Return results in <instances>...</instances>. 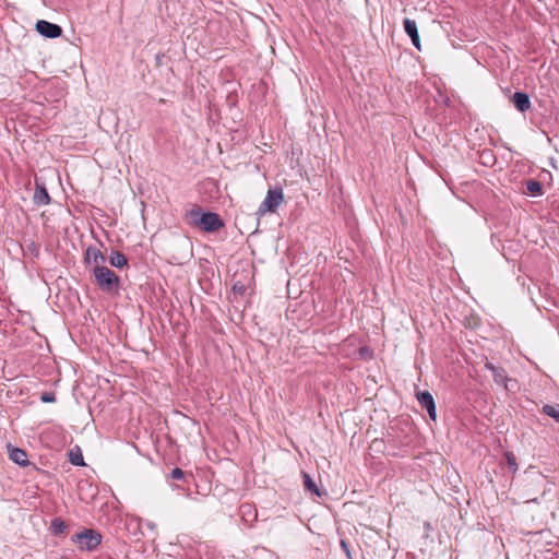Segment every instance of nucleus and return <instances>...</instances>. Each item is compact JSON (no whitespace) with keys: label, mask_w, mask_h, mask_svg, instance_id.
Masks as SVG:
<instances>
[{"label":"nucleus","mask_w":559,"mask_h":559,"mask_svg":"<svg viewBox=\"0 0 559 559\" xmlns=\"http://www.w3.org/2000/svg\"><path fill=\"white\" fill-rule=\"evenodd\" d=\"M40 401L43 403H53L56 402V395L53 392H44L40 395Z\"/></svg>","instance_id":"4be33fe9"},{"label":"nucleus","mask_w":559,"mask_h":559,"mask_svg":"<svg viewBox=\"0 0 559 559\" xmlns=\"http://www.w3.org/2000/svg\"><path fill=\"white\" fill-rule=\"evenodd\" d=\"M84 260L86 263H94V267L103 266L102 263L106 261L105 255L102 253L99 249L96 247L90 246L85 250V257Z\"/></svg>","instance_id":"9b49d317"},{"label":"nucleus","mask_w":559,"mask_h":559,"mask_svg":"<svg viewBox=\"0 0 559 559\" xmlns=\"http://www.w3.org/2000/svg\"><path fill=\"white\" fill-rule=\"evenodd\" d=\"M416 396L420 406L428 412L430 419L435 421L437 419V409L432 395L428 391H420L417 392Z\"/></svg>","instance_id":"423d86ee"},{"label":"nucleus","mask_w":559,"mask_h":559,"mask_svg":"<svg viewBox=\"0 0 559 559\" xmlns=\"http://www.w3.org/2000/svg\"><path fill=\"white\" fill-rule=\"evenodd\" d=\"M95 282L100 290L112 294L120 289L119 276L107 266H97L93 269Z\"/></svg>","instance_id":"f03ea898"},{"label":"nucleus","mask_w":559,"mask_h":559,"mask_svg":"<svg viewBox=\"0 0 559 559\" xmlns=\"http://www.w3.org/2000/svg\"><path fill=\"white\" fill-rule=\"evenodd\" d=\"M340 545H341L342 550L345 552L347 559H353L350 548H349V543L346 542L345 539H341Z\"/></svg>","instance_id":"5701e85b"},{"label":"nucleus","mask_w":559,"mask_h":559,"mask_svg":"<svg viewBox=\"0 0 559 559\" xmlns=\"http://www.w3.org/2000/svg\"><path fill=\"white\" fill-rule=\"evenodd\" d=\"M66 528L67 525L62 519L56 518L51 521L50 530L53 535L58 536L63 534Z\"/></svg>","instance_id":"f3484780"},{"label":"nucleus","mask_w":559,"mask_h":559,"mask_svg":"<svg viewBox=\"0 0 559 559\" xmlns=\"http://www.w3.org/2000/svg\"><path fill=\"white\" fill-rule=\"evenodd\" d=\"M34 204L41 206L48 205L51 202V198L43 182L35 180V191L33 195Z\"/></svg>","instance_id":"6e6552de"},{"label":"nucleus","mask_w":559,"mask_h":559,"mask_svg":"<svg viewBox=\"0 0 559 559\" xmlns=\"http://www.w3.org/2000/svg\"><path fill=\"white\" fill-rule=\"evenodd\" d=\"M109 263L118 269H121L128 264L126 255L120 251H112L109 258Z\"/></svg>","instance_id":"4468645a"},{"label":"nucleus","mask_w":559,"mask_h":559,"mask_svg":"<svg viewBox=\"0 0 559 559\" xmlns=\"http://www.w3.org/2000/svg\"><path fill=\"white\" fill-rule=\"evenodd\" d=\"M69 461L73 465H75V466H83V465H85L83 455H82V453H81L79 448L76 449V451L71 450L69 452Z\"/></svg>","instance_id":"a211bd4d"},{"label":"nucleus","mask_w":559,"mask_h":559,"mask_svg":"<svg viewBox=\"0 0 559 559\" xmlns=\"http://www.w3.org/2000/svg\"><path fill=\"white\" fill-rule=\"evenodd\" d=\"M283 201L284 194L281 188L270 189L264 201L259 206L258 214L274 213Z\"/></svg>","instance_id":"20e7f679"},{"label":"nucleus","mask_w":559,"mask_h":559,"mask_svg":"<svg viewBox=\"0 0 559 559\" xmlns=\"http://www.w3.org/2000/svg\"><path fill=\"white\" fill-rule=\"evenodd\" d=\"M234 289H235V290H238V292H240V293H241V292H243V290H245V287H243V285H237V284H235V285H234Z\"/></svg>","instance_id":"b1692460"},{"label":"nucleus","mask_w":559,"mask_h":559,"mask_svg":"<svg viewBox=\"0 0 559 559\" xmlns=\"http://www.w3.org/2000/svg\"><path fill=\"white\" fill-rule=\"evenodd\" d=\"M403 26H404L405 33L409 36V38L412 40V44L418 50H420L421 49V47H420V38H419V33H418V28H417L416 22L414 20H411V19L406 17L403 21Z\"/></svg>","instance_id":"1a4fd4ad"},{"label":"nucleus","mask_w":559,"mask_h":559,"mask_svg":"<svg viewBox=\"0 0 559 559\" xmlns=\"http://www.w3.org/2000/svg\"><path fill=\"white\" fill-rule=\"evenodd\" d=\"M543 413L552 417L556 421H559V409L551 405H545L543 407Z\"/></svg>","instance_id":"aec40b11"},{"label":"nucleus","mask_w":559,"mask_h":559,"mask_svg":"<svg viewBox=\"0 0 559 559\" xmlns=\"http://www.w3.org/2000/svg\"><path fill=\"white\" fill-rule=\"evenodd\" d=\"M508 468L510 472L515 473L518 471L516 457L512 452H506L504 454Z\"/></svg>","instance_id":"6ab92c4d"},{"label":"nucleus","mask_w":559,"mask_h":559,"mask_svg":"<svg viewBox=\"0 0 559 559\" xmlns=\"http://www.w3.org/2000/svg\"><path fill=\"white\" fill-rule=\"evenodd\" d=\"M35 28L41 36L50 39L58 38L62 35V28L60 25L45 20H38Z\"/></svg>","instance_id":"39448f33"},{"label":"nucleus","mask_w":559,"mask_h":559,"mask_svg":"<svg viewBox=\"0 0 559 559\" xmlns=\"http://www.w3.org/2000/svg\"><path fill=\"white\" fill-rule=\"evenodd\" d=\"M102 539V534L92 528H85L81 533L72 536V540L79 545V548L86 551L96 550L100 545Z\"/></svg>","instance_id":"7ed1b4c3"},{"label":"nucleus","mask_w":559,"mask_h":559,"mask_svg":"<svg viewBox=\"0 0 559 559\" xmlns=\"http://www.w3.org/2000/svg\"><path fill=\"white\" fill-rule=\"evenodd\" d=\"M511 103L521 112L526 111L531 107L530 97L524 92H515L511 97Z\"/></svg>","instance_id":"f8f14e48"},{"label":"nucleus","mask_w":559,"mask_h":559,"mask_svg":"<svg viewBox=\"0 0 559 559\" xmlns=\"http://www.w3.org/2000/svg\"><path fill=\"white\" fill-rule=\"evenodd\" d=\"M526 191L528 194L537 197L543 193V186L538 180L530 179L526 181Z\"/></svg>","instance_id":"dca6fc26"},{"label":"nucleus","mask_w":559,"mask_h":559,"mask_svg":"<svg viewBox=\"0 0 559 559\" xmlns=\"http://www.w3.org/2000/svg\"><path fill=\"white\" fill-rule=\"evenodd\" d=\"M185 477H186L185 472L179 467L174 468L170 473V478L175 479V480H181V479H185Z\"/></svg>","instance_id":"412c9836"},{"label":"nucleus","mask_w":559,"mask_h":559,"mask_svg":"<svg viewBox=\"0 0 559 559\" xmlns=\"http://www.w3.org/2000/svg\"><path fill=\"white\" fill-rule=\"evenodd\" d=\"M9 459L15 464L25 467L29 465L28 456L25 450L8 445Z\"/></svg>","instance_id":"9d476101"},{"label":"nucleus","mask_w":559,"mask_h":559,"mask_svg":"<svg viewBox=\"0 0 559 559\" xmlns=\"http://www.w3.org/2000/svg\"><path fill=\"white\" fill-rule=\"evenodd\" d=\"M302 478H304V487H305V490L312 493V495H316L318 497H321L322 496V492L320 491L318 485L316 484V481L311 478V476L307 473H302Z\"/></svg>","instance_id":"ddd939ff"},{"label":"nucleus","mask_w":559,"mask_h":559,"mask_svg":"<svg viewBox=\"0 0 559 559\" xmlns=\"http://www.w3.org/2000/svg\"><path fill=\"white\" fill-rule=\"evenodd\" d=\"M485 367L492 372L493 381L498 385H502L506 390H509L508 382L510 379L504 368L495 366L491 362H486Z\"/></svg>","instance_id":"0eeeda50"},{"label":"nucleus","mask_w":559,"mask_h":559,"mask_svg":"<svg viewBox=\"0 0 559 559\" xmlns=\"http://www.w3.org/2000/svg\"><path fill=\"white\" fill-rule=\"evenodd\" d=\"M240 512L246 522H253L257 519V512L250 503L241 504Z\"/></svg>","instance_id":"2eb2a0df"},{"label":"nucleus","mask_w":559,"mask_h":559,"mask_svg":"<svg viewBox=\"0 0 559 559\" xmlns=\"http://www.w3.org/2000/svg\"><path fill=\"white\" fill-rule=\"evenodd\" d=\"M185 219L187 224L206 233H215L225 226L224 221L217 213L204 212L199 205H194L187 211Z\"/></svg>","instance_id":"f257e3e1"}]
</instances>
